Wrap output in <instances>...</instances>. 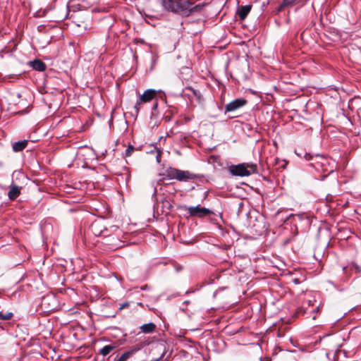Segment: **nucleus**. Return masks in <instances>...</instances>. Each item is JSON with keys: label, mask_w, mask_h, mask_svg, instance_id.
<instances>
[{"label": "nucleus", "mask_w": 361, "mask_h": 361, "mask_svg": "<svg viewBox=\"0 0 361 361\" xmlns=\"http://www.w3.org/2000/svg\"><path fill=\"white\" fill-rule=\"evenodd\" d=\"M162 4L168 11L185 16L192 12H199L203 8L202 4L193 6V4L188 0H162Z\"/></svg>", "instance_id": "f257e3e1"}, {"label": "nucleus", "mask_w": 361, "mask_h": 361, "mask_svg": "<svg viewBox=\"0 0 361 361\" xmlns=\"http://www.w3.org/2000/svg\"><path fill=\"white\" fill-rule=\"evenodd\" d=\"M164 176L166 179H176L180 182L194 180L197 178V176L195 173H192L189 171L180 170L173 167L167 168Z\"/></svg>", "instance_id": "f03ea898"}, {"label": "nucleus", "mask_w": 361, "mask_h": 361, "mask_svg": "<svg viewBox=\"0 0 361 361\" xmlns=\"http://www.w3.org/2000/svg\"><path fill=\"white\" fill-rule=\"evenodd\" d=\"M229 171L233 176H248L257 173V166L253 164H239L229 167Z\"/></svg>", "instance_id": "7ed1b4c3"}, {"label": "nucleus", "mask_w": 361, "mask_h": 361, "mask_svg": "<svg viewBox=\"0 0 361 361\" xmlns=\"http://www.w3.org/2000/svg\"><path fill=\"white\" fill-rule=\"evenodd\" d=\"M157 94V91L152 89H148L146 91L144 92V93L140 95L139 99L137 101L136 104H135V109L136 114H138L140 106L142 103H147L150 101H152Z\"/></svg>", "instance_id": "20e7f679"}, {"label": "nucleus", "mask_w": 361, "mask_h": 361, "mask_svg": "<svg viewBox=\"0 0 361 361\" xmlns=\"http://www.w3.org/2000/svg\"><path fill=\"white\" fill-rule=\"evenodd\" d=\"M188 214L192 216L203 218L213 214V212L207 208L201 207L200 205L196 207H187Z\"/></svg>", "instance_id": "39448f33"}, {"label": "nucleus", "mask_w": 361, "mask_h": 361, "mask_svg": "<svg viewBox=\"0 0 361 361\" xmlns=\"http://www.w3.org/2000/svg\"><path fill=\"white\" fill-rule=\"evenodd\" d=\"M247 101L244 99H236L230 103L227 104L225 106L226 111L231 112L237 110L238 109L245 106Z\"/></svg>", "instance_id": "423d86ee"}, {"label": "nucleus", "mask_w": 361, "mask_h": 361, "mask_svg": "<svg viewBox=\"0 0 361 361\" xmlns=\"http://www.w3.org/2000/svg\"><path fill=\"white\" fill-rule=\"evenodd\" d=\"M22 188L16 185H11L8 192V199L11 201L15 200L20 195Z\"/></svg>", "instance_id": "0eeeda50"}, {"label": "nucleus", "mask_w": 361, "mask_h": 361, "mask_svg": "<svg viewBox=\"0 0 361 361\" xmlns=\"http://www.w3.org/2000/svg\"><path fill=\"white\" fill-rule=\"evenodd\" d=\"M102 228H104V227L101 221H94L90 226L91 231L96 236L102 235L104 231Z\"/></svg>", "instance_id": "6e6552de"}, {"label": "nucleus", "mask_w": 361, "mask_h": 361, "mask_svg": "<svg viewBox=\"0 0 361 361\" xmlns=\"http://www.w3.org/2000/svg\"><path fill=\"white\" fill-rule=\"evenodd\" d=\"M29 65L34 70L37 71H44L46 70L47 68L46 64L42 61L39 59H35L34 61H30Z\"/></svg>", "instance_id": "1a4fd4ad"}, {"label": "nucleus", "mask_w": 361, "mask_h": 361, "mask_svg": "<svg viewBox=\"0 0 361 361\" xmlns=\"http://www.w3.org/2000/svg\"><path fill=\"white\" fill-rule=\"evenodd\" d=\"M343 273L347 275V279L350 277V271H355L357 273L361 272V267L355 263H352L349 267H344L343 268Z\"/></svg>", "instance_id": "9d476101"}, {"label": "nucleus", "mask_w": 361, "mask_h": 361, "mask_svg": "<svg viewBox=\"0 0 361 361\" xmlns=\"http://www.w3.org/2000/svg\"><path fill=\"white\" fill-rule=\"evenodd\" d=\"M27 142L26 140L14 142L12 145L13 150L16 152L23 151L27 147Z\"/></svg>", "instance_id": "9b49d317"}, {"label": "nucleus", "mask_w": 361, "mask_h": 361, "mask_svg": "<svg viewBox=\"0 0 361 361\" xmlns=\"http://www.w3.org/2000/svg\"><path fill=\"white\" fill-rule=\"evenodd\" d=\"M140 329L145 334H150L154 331L156 325L152 322H149L142 325Z\"/></svg>", "instance_id": "f8f14e48"}, {"label": "nucleus", "mask_w": 361, "mask_h": 361, "mask_svg": "<svg viewBox=\"0 0 361 361\" xmlns=\"http://www.w3.org/2000/svg\"><path fill=\"white\" fill-rule=\"evenodd\" d=\"M251 10V6H242L238 10V16L241 20H244Z\"/></svg>", "instance_id": "ddd939ff"}, {"label": "nucleus", "mask_w": 361, "mask_h": 361, "mask_svg": "<svg viewBox=\"0 0 361 361\" xmlns=\"http://www.w3.org/2000/svg\"><path fill=\"white\" fill-rule=\"evenodd\" d=\"M141 347L134 348L129 351H127L121 355V356L118 359V361H126L130 356H131L133 353L140 350Z\"/></svg>", "instance_id": "4468645a"}, {"label": "nucleus", "mask_w": 361, "mask_h": 361, "mask_svg": "<svg viewBox=\"0 0 361 361\" xmlns=\"http://www.w3.org/2000/svg\"><path fill=\"white\" fill-rule=\"evenodd\" d=\"M115 348V346L114 345H105L104 346L101 350H100V353L104 355V356H106L109 353H110Z\"/></svg>", "instance_id": "2eb2a0df"}, {"label": "nucleus", "mask_w": 361, "mask_h": 361, "mask_svg": "<svg viewBox=\"0 0 361 361\" xmlns=\"http://www.w3.org/2000/svg\"><path fill=\"white\" fill-rule=\"evenodd\" d=\"M13 314L12 312L3 313L2 312H0V320H9L13 317Z\"/></svg>", "instance_id": "dca6fc26"}, {"label": "nucleus", "mask_w": 361, "mask_h": 361, "mask_svg": "<svg viewBox=\"0 0 361 361\" xmlns=\"http://www.w3.org/2000/svg\"><path fill=\"white\" fill-rule=\"evenodd\" d=\"M134 150H135V147L133 145H128L125 152L126 156V157L130 156Z\"/></svg>", "instance_id": "f3484780"}, {"label": "nucleus", "mask_w": 361, "mask_h": 361, "mask_svg": "<svg viewBox=\"0 0 361 361\" xmlns=\"http://www.w3.org/2000/svg\"><path fill=\"white\" fill-rule=\"evenodd\" d=\"M297 313L301 314H306V313H307V308L305 307L302 306L298 309Z\"/></svg>", "instance_id": "a211bd4d"}, {"label": "nucleus", "mask_w": 361, "mask_h": 361, "mask_svg": "<svg viewBox=\"0 0 361 361\" xmlns=\"http://www.w3.org/2000/svg\"><path fill=\"white\" fill-rule=\"evenodd\" d=\"M54 298L52 295H48L47 297H44L42 300L43 305H44L47 302H49L51 300H54Z\"/></svg>", "instance_id": "6ab92c4d"}, {"label": "nucleus", "mask_w": 361, "mask_h": 361, "mask_svg": "<svg viewBox=\"0 0 361 361\" xmlns=\"http://www.w3.org/2000/svg\"><path fill=\"white\" fill-rule=\"evenodd\" d=\"M319 312V306H317L315 308H314V309L311 311V312L313 314V315H312V319H315V318H316L315 314H316L317 312Z\"/></svg>", "instance_id": "aec40b11"}, {"label": "nucleus", "mask_w": 361, "mask_h": 361, "mask_svg": "<svg viewBox=\"0 0 361 361\" xmlns=\"http://www.w3.org/2000/svg\"><path fill=\"white\" fill-rule=\"evenodd\" d=\"M161 152L159 149L157 150L156 159L158 163L161 162Z\"/></svg>", "instance_id": "412c9836"}, {"label": "nucleus", "mask_w": 361, "mask_h": 361, "mask_svg": "<svg viewBox=\"0 0 361 361\" xmlns=\"http://www.w3.org/2000/svg\"><path fill=\"white\" fill-rule=\"evenodd\" d=\"M124 171H126L125 175L126 176V181H127L130 178L129 171H128V169L127 168H125Z\"/></svg>", "instance_id": "4be33fe9"}, {"label": "nucleus", "mask_w": 361, "mask_h": 361, "mask_svg": "<svg viewBox=\"0 0 361 361\" xmlns=\"http://www.w3.org/2000/svg\"><path fill=\"white\" fill-rule=\"evenodd\" d=\"M293 1V0H283V3L286 5L292 4Z\"/></svg>", "instance_id": "5701e85b"}, {"label": "nucleus", "mask_w": 361, "mask_h": 361, "mask_svg": "<svg viewBox=\"0 0 361 361\" xmlns=\"http://www.w3.org/2000/svg\"><path fill=\"white\" fill-rule=\"evenodd\" d=\"M315 302L314 300H309L307 302V304L308 306H311V305H314V302Z\"/></svg>", "instance_id": "b1692460"}, {"label": "nucleus", "mask_w": 361, "mask_h": 361, "mask_svg": "<svg viewBox=\"0 0 361 361\" xmlns=\"http://www.w3.org/2000/svg\"><path fill=\"white\" fill-rule=\"evenodd\" d=\"M157 106V103H155L153 108L155 109Z\"/></svg>", "instance_id": "393cba45"}, {"label": "nucleus", "mask_w": 361, "mask_h": 361, "mask_svg": "<svg viewBox=\"0 0 361 361\" xmlns=\"http://www.w3.org/2000/svg\"><path fill=\"white\" fill-rule=\"evenodd\" d=\"M127 305H128V304H125V305H123L122 306V307H126V306H127Z\"/></svg>", "instance_id": "a878e982"}, {"label": "nucleus", "mask_w": 361, "mask_h": 361, "mask_svg": "<svg viewBox=\"0 0 361 361\" xmlns=\"http://www.w3.org/2000/svg\"><path fill=\"white\" fill-rule=\"evenodd\" d=\"M116 174H118V176L121 175V174H119L118 172H116Z\"/></svg>", "instance_id": "bb28decb"}, {"label": "nucleus", "mask_w": 361, "mask_h": 361, "mask_svg": "<svg viewBox=\"0 0 361 361\" xmlns=\"http://www.w3.org/2000/svg\"><path fill=\"white\" fill-rule=\"evenodd\" d=\"M118 361V360H117Z\"/></svg>", "instance_id": "cd10ccee"}]
</instances>
